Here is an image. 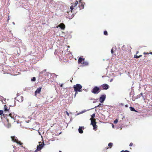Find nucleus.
<instances>
[{
	"mask_svg": "<svg viewBox=\"0 0 152 152\" xmlns=\"http://www.w3.org/2000/svg\"><path fill=\"white\" fill-rule=\"evenodd\" d=\"M82 86L80 84H77L76 85L74 86V90L75 92V97H76V95L78 93V92H81L82 91Z\"/></svg>",
	"mask_w": 152,
	"mask_h": 152,
	"instance_id": "nucleus-1",
	"label": "nucleus"
},
{
	"mask_svg": "<svg viewBox=\"0 0 152 152\" xmlns=\"http://www.w3.org/2000/svg\"><path fill=\"white\" fill-rule=\"evenodd\" d=\"M124 46V45L123 46L122 50L120 51V54L123 57H125L127 54L126 50Z\"/></svg>",
	"mask_w": 152,
	"mask_h": 152,
	"instance_id": "nucleus-2",
	"label": "nucleus"
},
{
	"mask_svg": "<svg viewBox=\"0 0 152 152\" xmlns=\"http://www.w3.org/2000/svg\"><path fill=\"white\" fill-rule=\"evenodd\" d=\"M90 120H91V124L92 125L93 127V129L96 131L97 127V126L96 125V119L91 118Z\"/></svg>",
	"mask_w": 152,
	"mask_h": 152,
	"instance_id": "nucleus-3",
	"label": "nucleus"
},
{
	"mask_svg": "<svg viewBox=\"0 0 152 152\" xmlns=\"http://www.w3.org/2000/svg\"><path fill=\"white\" fill-rule=\"evenodd\" d=\"M100 91V89L99 87L97 86L94 87L91 90V92L94 94H98Z\"/></svg>",
	"mask_w": 152,
	"mask_h": 152,
	"instance_id": "nucleus-4",
	"label": "nucleus"
},
{
	"mask_svg": "<svg viewBox=\"0 0 152 152\" xmlns=\"http://www.w3.org/2000/svg\"><path fill=\"white\" fill-rule=\"evenodd\" d=\"M11 138L12 141L13 142L19 144L20 145H22L23 144V143L21 142L20 141L18 140L17 138L15 136H11Z\"/></svg>",
	"mask_w": 152,
	"mask_h": 152,
	"instance_id": "nucleus-5",
	"label": "nucleus"
},
{
	"mask_svg": "<svg viewBox=\"0 0 152 152\" xmlns=\"http://www.w3.org/2000/svg\"><path fill=\"white\" fill-rule=\"evenodd\" d=\"M106 98V95H103L101 96L99 98V101L101 103H102L104 101Z\"/></svg>",
	"mask_w": 152,
	"mask_h": 152,
	"instance_id": "nucleus-6",
	"label": "nucleus"
},
{
	"mask_svg": "<svg viewBox=\"0 0 152 152\" xmlns=\"http://www.w3.org/2000/svg\"><path fill=\"white\" fill-rule=\"evenodd\" d=\"M85 60V58L80 57L78 60V64H81Z\"/></svg>",
	"mask_w": 152,
	"mask_h": 152,
	"instance_id": "nucleus-7",
	"label": "nucleus"
},
{
	"mask_svg": "<svg viewBox=\"0 0 152 152\" xmlns=\"http://www.w3.org/2000/svg\"><path fill=\"white\" fill-rule=\"evenodd\" d=\"M102 88L104 89L107 90L109 88V86L106 84H104L102 86Z\"/></svg>",
	"mask_w": 152,
	"mask_h": 152,
	"instance_id": "nucleus-8",
	"label": "nucleus"
},
{
	"mask_svg": "<svg viewBox=\"0 0 152 152\" xmlns=\"http://www.w3.org/2000/svg\"><path fill=\"white\" fill-rule=\"evenodd\" d=\"M41 87H39L37 88V90L35 92V95L36 96L37 93H39L41 91Z\"/></svg>",
	"mask_w": 152,
	"mask_h": 152,
	"instance_id": "nucleus-9",
	"label": "nucleus"
},
{
	"mask_svg": "<svg viewBox=\"0 0 152 152\" xmlns=\"http://www.w3.org/2000/svg\"><path fill=\"white\" fill-rule=\"evenodd\" d=\"M58 27H60L62 29H64L65 28V25L63 23H61L58 25Z\"/></svg>",
	"mask_w": 152,
	"mask_h": 152,
	"instance_id": "nucleus-10",
	"label": "nucleus"
},
{
	"mask_svg": "<svg viewBox=\"0 0 152 152\" xmlns=\"http://www.w3.org/2000/svg\"><path fill=\"white\" fill-rule=\"evenodd\" d=\"M39 145L38 146H39L42 148L45 145V143L44 142H39Z\"/></svg>",
	"mask_w": 152,
	"mask_h": 152,
	"instance_id": "nucleus-11",
	"label": "nucleus"
},
{
	"mask_svg": "<svg viewBox=\"0 0 152 152\" xmlns=\"http://www.w3.org/2000/svg\"><path fill=\"white\" fill-rule=\"evenodd\" d=\"M42 148L38 146L37 147V149L34 151V152H38L41 150Z\"/></svg>",
	"mask_w": 152,
	"mask_h": 152,
	"instance_id": "nucleus-12",
	"label": "nucleus"
},
{
	"mask_svg": "<svg viewBox=\"0 0 152 152\" xmlns=\"http://www.w3.org/2000/svg\"><path fill=\"white\" fill-rule=\"evenodd\" d=\"M82 64L83 66H88V63L87 61H84L83 62Z\"/></svg>",
	"mask_w": 152,
	"mask_h": 152,
	"instance_id": "nucleus-13",
	"label": "nucleus"
},
{
	"mask_svg": "<svg viewBox=\"0 0 152 152\" xmlns=\"http://www.w3.org/2000/svg\"><path fill=\"white\" fill-rule=\"evenodd\" d=\"M10 108L9 107H8L6 104L4 105V110L5 111H8L10 109Z\"/></svg>",
	"mask_w": 152,
	"mask_h": 152,
	"instance_id": "nucleus-14",
	"label": "nucleus"
},
{
	"mask_svg": "<svg viewBox=\"0 0 152 152\" xmlns=\"http://www.w3.org/2000/svg\"><path fill=\"white\" fill-rule=\"evenodd\" d=\"M84 5L83 3H81L79 5V7H80V9H83Z\"/></svg>",
	"mask_w": 152,
	"mask_h": 152,
	"instance_id": "nucleus-15",
	"label": "nucleus"
},
{
	"mask_svg": "<svg viewBox=\"0 0 152 152\" xmlns=\"http://www.w3.org/2000/svg\"><path fill=\"white\" fill-rule=\"evenodd\" d=\"M82 129L83 128L82 127H80L78 129L79 132L80 134H82L83 132V131L82 130Z\"/></svg>",
	"mask_w": 152,
	"mask_h": 152,
	"instance_id": "nucleus-16",
	"label": "nucleus"
},
{
	"mask_svg": "<svg viewBox=\"0 0 152 152\" xmlns=\"http://www.w3.org/2000/svg\"><path fill=\"white\" fill-rule=\"evenodd\" d=\"M9 115L12 118H13V119H14L15 117H14V114L10 113L9 114Z\"/></svg>",
	"mask_w": 152,
	"mask_h": 152,
	"instance_id": "nucleus-17",
	"label": "nucleus"
},
{
	"mask_svg": "<svg viewBox=\"0 0 152 152\" xmlns=\"http://www.w3.org/2000/svg\"><path fill=\"white\" fill-rule=\"evenodd\" d=\"M141 56H142V55H140L139 56H137L136 54V55H134V58H140V57H141Z\"/></svg>",
	"mask_w": 152,
	"mask_h": 152,
	"instance_id": "nucleus-18",
	"label": "nucleus"
},
{
	"mask_svg": "<svg viewBox=\"0 0 152 152\" xmlns=\"http://www.w3.org/2000/svg\"><path fill=\"white\" fill-rule=\"evenodd\" d=\"M152 54V52H151V53H146L145 52H144V53H143V54H144L145 55L144 57H146L147 56H146V55H148L149 54Z\"/></svg>",
	"mask_w": 152,
	"mask_h": 152,
	"instance_id": "nucleus-19",
	"label": "nucleus"
},
{
	"mask_svg": "<svg viewBox=\"0 0 152 152\" xmlns=\"http://www.w3.org/2000/svg\"><path fill=\"white\" fill-rule=\"evenodd\" d=\"M130 109V110L132 111H135V112H137V111L135 110V109L134 108V107H129Z\"/></svg>",
	"mask_w": 152,
	"mask_h": 152,
	"instance_id": "nucleus-20",
	"label": "nucleus"
},
{
	"mask_svg": "<svg viewBox=\"0 0 152 152\" xmlns=\"http://www.w3.org/2000/svg\"><path fill=\"white\" fill-rule=\"evenodd\" d=\"M78 1H76L75 3V4H74L73 5H72L74 7H75L77 6V5L78 4Z\"/></svg>",
	"mask_w": 152,
	"mask_h": 152,
	"instance_id": "nucleus-21",
	"label": "nucleus"
},
{
	"mask_svg": "<svg viewBox=\"0 0 152 152\" xmlns=\"http://www.w3.org/2000/svg\"><path fill=\"white\" fill-rule=\"evenodd\" d=\"M113 144L111 142H110L108 144V145L110 148H111V147L113 146Z\"/></svg>",
	"mask_w": 152,
	"mask_h": 152,
	"instance_id": "nucleus-22",
	"label": "nucleus"
},
{
	"mask_svg": "<svg viewBox=\"0 0 152 152\" xmlns=\"http://www.w3.org/2000/svg\"><path fill=\"white\" fill-rule=\"evenodd\" d=\"M95 116V114L94 113L91 115V118H92V119H95L94 118Z\"/></svg>",
	"mask_w": 152,
	"mask_h": 152,
	"instance_id": "nucleus-23",
	"label": "nucleus"
},
{
	"mask_svg": "<svg viewBox=\"0 0 152 152\" xmlns=\"http://www.w3.org/2000/svg\"><path fill=\"white\" fill-rule=\"evenodd\" d=\"M104 35H108V33H107V31H104Z\"/></svg>",
	"mask_w": 152,
	"mask_h": 152,
	"instance_id": "nucleus-24",
	"label": "nucleus"
},
{
	"mask_svg": "<svg viewBox=\"0 0 152 152\" xmlns=\"http://www.w3.org/2000/svg\"><path fill=\"white\" fill-rule=\"evenodd\" d=\"M74 9V7L73 5H72L70 7V9L71 10V11L72 12V10H73Z\"/></svg>",
	"mask_w": 152,
	"mask_h": 152,
	"instance_id": "nucleus-25",
	"label": "nucleus"
},
{
	"mask_svg": "<svg viewBox=\"0 0 152 152\" xmlns=\"http://www.w3.org/2000/svg\"><path fill=\"white\" fill-rule=\"evenodd\" d=\"M11 126V124H10L8 123L7 126L8 128L10 127Z\"/></svg>",
	"mask_w": 152,
	"mask_h": 152,
	"instance_id": "nucleus-26",
	"label": "nucleus"
},
{
	"mask_svg": "<svg viewBox=\"0 0 152 152\" xmlns=\"http://www.w3.org/2000/svg\"><path fill=\"white\" fill-rule=\"evenodd\" d=\"M20 97L21 99V100H20V101L21 102H22L23 100V97L22 96H20Z\"/></svg>",
	"mask_w": 152,
	"mask_h": 152,
	"instance_id": "nucleus-27",
	"label": "nucleus"
},
{
	"mask_svg": "<svg viewBox=\"0 0 152 152\" xmlns=\"http://www.w3.org/2000/svg\"><path fill=\"white\" fill-rule=\"evenodd\" d=\"M31 80L33 81H35L36 80V78L34 77H33V78L31 79Z\"/></svg>",
	"mask_w": 152,
	"mask_h": 152,
	"instance_id": "nucleus-28",
	"label": "nucleus"
},
{
	"mask_svg": "<svg viewBox=\"0 0 152 152\" xmlns=\"http://www.w3.org/2000/svg\"><path fill=\"white\" fill-rule=\"evenodd\" d=\"M118 119H116L114 121V123L115 124H116L118 123Z\"/></svg>",
	"mask_w": 152,
	"mask_h": 152,
	"instance_id": "nucleus-29",
	"label": "nucleus"
},
{
	"mask_svg": "<svg viewBox=\"0 0 152 152\" xmlns=\"http://www.w3.org/2000/svg\"><path fill=\"white\" fill-rule=\"evenodd\" d=\"M3 113V111L2 110H0V115H1Z\"/></svg>",
	"mask_w": 152,
	"mask_h": 152,
	"instance_id": "nucleus-30",
	"label": "nucleus"
},
{
	"mask_svg": "<svg viewBox=\"0 0 152 152\" xmlns=\"http://www.w3.org/2000/svg\"><path fill=\"white\" fill-rule=\"evenodd\" d=\"M133 145V143L132 142H131L129 144V146L130 147L132 146Z\"/></svg>",
	"mask_w": 152,
	"mask_h": 152,
	"instance_id": "nucleus-31",
	"label": "nucleus"
},
{
	"mask_svg": "<svg viewBox=\"0 0 152 152\" xmlns=\"http://www.w3.org/2000/svg\"><path fill=\"white\" fill-rule=\"evenodd\" d=\"M66 114L67 115V116H69V113L67 112V111L66 112Z\"/></svg>",
	"mask_w": 152,
	"mask_h": 152,
	"instance_id": "nucleus-32",
	"label": "nucleus"
},
{
	"mask_svg": "<svg viewBox=\"0 0 152 152\" xmlns=\"http://www.w3.org/2000/svg\"><path fill=\"white\" fill-rule=\"evenodd\" d=\"M111 51L112 53L113 54V49H112Z\"/></svg>",
	"mask_w": 152,
	"mask_h": 152,
	"instance_id": "nucleus-33",
	"label": "nucleus"
},
{
	"mask_svg": "<svg viewBox=\"0 0 152 152\" xmlns=\"http://www.w3.org/2000/svg\"><path fill=\"white\" fill-rule=\"evenodd\" d=\"M59 84L60 85V86L61 87H62L63 86V84H60H60Z\"/></svg>",
	"mask_w": 152,
	"mask_h": 152,
	"instance_id": "nucleus-34",
	"label": "nucleus"
},
{
	"mask_svg": "<svg viewBox=\"0 0 152 152\" xmlns=\"http://www.w3.org/2000/svg\"><path fill=\"white\" fill-rule=\"evenodd\" d=\"M101 104H99L96 107H99V106H100L101 105Z\"/></svg>",
	"mask_w": 152,
	"mask_h": 152,
	"instance_id": "nucleus-35",
	"label": "nucleus"
},
{
	"mask_svg": "<svg viewBox=\"0 0 152 152\" xmlns=\"http://www.w3.org/2000/svg\"><path fill=\"white\" fill-rule=\"evenodd\" d=\"M7 123H9V120L8 119H7Z\"/></svg>",
	"mask_w": 152,
	"mask_h": 152,
	"instance_id": "nucleus-36",
	"label": "nucleus"
},
{
	"mask_svg": "<svg viewBox=\"0 0 152 152\" xmlns=\"http://www.w3.org/2000/svg\"><path fill=\"white\" fill-rule=\"evenodd\" d=\"M125 106L126 107H128V105L127 104H126L125 105Z\"/></svg>",
	"mask_w": 152,
	"mask_h": 152,
	"instance_id": "nucleus-37",
	"label": "nucleus"
},
{
	"mask_svg": "<svg viewBox=\"0 0 152 152\" xmlns=\"http://www.w3.org/2000/svg\"><path fill=\"white\" fill-rule=\"evenodd\" d=\"M139 52L138 51H137V52L136 53V54L137 55V54L139 53Z\"/></svg>",
	"mask_w": 152,
	"mask_h": 152,
	"instance_id": "nucleus-38",
	"label": "nucleus"
},
{
	"mask_svg": "<svg viewBox=\"0 0 152 152\" xmlns=\"http://www.w3.org/2000/svg\"><path fill=\"white\" fill-rule=\"evenodd\" d=\"M143 95V94L142 93H141L140 94V95H141V96H142Z\"/></svg>",
	"mask_w": 152,
	"mask_h": 152,
	"instance_id": "nucleus-39",
	"label": "nucleus"
},
{
	"mask_svg": "<svg viewBox=\"0 0 152 152\" xmlns=\"http://www.w3.org/2000/svg\"><path fill=\"white\" fill-rule=\"evenodd\" d=\"M9 19H10L9 16L8 17V20H9Z\"/></svg>",
	"mask_w": 152,
	"mask_h": 152,
	"instance_id": "nucleus-40",
	"label": "nucleus"
},
{
	"mask_svg": "<svg viewBox=\"0 0 152 152\" xmlns=\"http://www.w3.org/2000/svg\"><path fill=\"white\" fill-rule=\"evenodd\" d=\"M59 152H61V151H59Z\"/></svg>",
	"mask_w": 152,
	"mask_h": 152,
	"instance_id": "nucleus-41",
	"label": "nucleus"
},
{
	"mask_svg": "<svg viewBox=\"0 0 152 152\" xmlns=\"http://www.w3.org/2000/svg\"><path fill=\"white\" fill-rule=\"evenodd\" d=\"M68 48H69V46H68Z\"/></svg>",
	"mask_w": 152,
	"mask_h": 152,
	"instance_id": "nucleus-42",
	"label": "nucleus"
}]
</instances>
